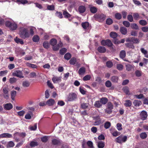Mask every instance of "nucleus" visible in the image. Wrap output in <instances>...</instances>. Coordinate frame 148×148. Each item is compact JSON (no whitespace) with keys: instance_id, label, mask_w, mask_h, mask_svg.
Returning <instances> with one entry per match:
<instances>
[{"instance_id":"obj_55","label":"nucleus","mask_w":148,"mask_h":148,"mask_svg":"<svg viewBox=\"0 0 148 148\" xmlns=\"http://www.w3.org/2000/svg\"><path fill=\"white\" fill-rule=\"evenodd\" d=\"M111 126V123L109 122H106L104 125V127L106 129L108 128Z\"/></svg>"},{"instance_id":"obj_35","label":"nucleus","mask_w":148,"mask_h":148,"mask_svg":"<svg viewBox=\"0 0 148 148\" xmlns=\"http://www.w3.org/2000/svg\"><path fill=\"white\" fill-rule=\"evenodd\" d=\"M15 41L17 43H20L21 45H23L24 43V42L21 39L17 38V37L14 39Z\"/></svg>"},{"instance_id":"obj_56","label":"nucleus","mask_w":148,"mask_h":148,"mask_svg":"<svg viewBox=\"0 0 148 148\" xmlns=\"http://www.w3.org/2000/svg\"><path fill=\"white\" fill-rule=\"evenodd\" d=\"M60 47V46L59 45V44H58L53 46L52 48L53 51H56L59 50Z\"/></svg>"},{"instance_id":"obj_26","label":"nucleus","mask_w":148,"mask_h":148,"mask_svg":"<svg viewBox=\"0 0 148 148\" xmlns=\"http://www.w3.org/2000/svg\"><path fill=\"white\" fill-rule=\"evenodd\" d=\"M100 101L102 105L106 104L108 102L107 98L106 97H102L100 99Z\"/></svg>"},{"instance_id":"obj_51","label":"nucleus","mask_w":148,"mask_h":148,"mask_svg":"<svg viewBox=\"0 0 148 148\" xmlns=\"http://www.w3.org/2000/svg\"><path fill=\"white\" fill-rule=\"evenodd\" d=\"M55 15L56 16L60 18H61L63 17L62 14V13L60 12H56L55 13Z\"/></svg>"},{"instance_id":"obj_52","label":"nucleus","mask_w":148,"mask_h":148,"mask_svg":"<svg viewBox=\"0 0 148 148\" xmlns=\"http://www.w3.org/2000/svg\"><path fill=\"white\" fill-rule=\"evenodd\" d=\"M142 72L141 71L139 70H136L135 72V74L136 76L140 77L142 75Z\"/></svg>"},{"instance_id":"obj_15","label":"nucleus","mask_w":148,"mask_h":148,"mask_svg":"<svg viewBox=\"0 0 148 148\" xmlns=\"http://www.w3.org/2000/svg\"><path fill=\"white\" fill-rule=\"evenodd\" d=\"M122 90L127 95H130V93L129 90V87L127 86L124 87L122 88Z\"/></svg>"},{"instance_id":"obj_32","label":"nucleus","mask_w":148,"mask_h":148,"mask_svg":"<svg viewBox=\"0 0 148 148\" xmlns=\"http://www.w3.org/2000/svg\"><path fill=\"white\" fill-rule=\"evenodd\" d=\"M140 138L142 139H145L147 137V134L145 132H142L140 134Z\"/></svg>"},{"instance_id":"obj_20","label":"nucleus","mask_w":148,"mask_h":148,"mask_svg":"<svg viewBox=\"0 0 148 148\" xmlns=\"http://www.w3.org/2000/svg\"><path fill=\"white\" fill-rule=\"evenodd\" d=\"M82 25L84 29H87L89 27V23L88 22L82 23Z\"/></svg>"},{"instance_id":"obj_38","label":"nucleus","mask_w":148,"mask_h":148,"mask_svg":"<svg viewBox=\"0 0 148 148\" xmlns=\"http://www.w3.org/2000/svg\"><path fill=\"white\" fill-rule=\"evenodd\" d=\"M76 59L75 58H72L69 61L70 64H74L76 62Z\"/></svg>"},{"instance_id":"obj_58","label":"nucleus","mask_w":148,"mask_h":148,"mask_svg":"<svg viewBox=\"0 0 148 148\" xmlns=\"http://www.w3.org/2000/svg\"><path fill=\"white\" fill-rule=\"evenodd\" d=\"M134 39V37H129L127 38L126 39V41L127 42H132L133 43V40Z\"/></svg>"},{"instance_id":"obj_11","label":"nucleus","mask_w":148,"mask_h":148,"mask_svg":"<svg viewBox=\"0 0 148 148\" xmlns=\"http://www.w3.org/2000/svg\"><path fill=\"white\" fill-rule=\"evenodd\" d=\"M33 116V114L31 111H28L25 115V118L27 119H30Z\"/></svg>"},{"instance_id":"obj_41","label":"nucleus","mask_w":148,"mask_h":148,"mask_svg":"<svg viewBox=\"0 0 148 148\" xmlns=\"http://www.w3.org/2000/svg\"><path fill=\"white\" fill-rule=\"evenodd\" d=\"M90 12L93 13H95L97 11V8L93 6L90 8Z\"/></svg>"},{"instance_id":"obj_10","label":"nucleus","mask_w":148,"mask_h":148,"mask_svg":"<svg viewBox=\"0 0 148 148\" xmlns=\"http://www.w3.org/2000/svg\"><path fill=\"white\" fill-rule=\"evenodd\" d=\"M110 130L111 133L113 136L116 137L119 135V133L114 128L111 127Z\"/></svg>"},{"instance_id":"obj_23","label":"nucleus","mask_w":148,"mask_h":148,"mask_svg":"<svg viewBox=\"0 0 148 148\" xmlns=\"http://www.w3.org/2000/svg\"><path fill=\"white\" fill-rule=\"evenodd\" d=\"M30 84L29 82L27 80L23 81L22 83V86L24 88L28 87L29 86Z\"/></svg>"},{"instance_id":"obj_22","label":"nucleus","mask_w":148,"mask_h":148,"mask_svg":"<svg viewBox=\"0 0 148 148\" xmlns=\"http://www.w3.org/2000/svg\"><path fill=\"white\" fill-rule=\"evenodd\" d=\"M132 104V102L130 100H126L125 101L124 105L126 107H130L131 106Z\"/></svg>"},{"instance_id":"obj_1","label":"nucleus","mask_w":148,"mask_h":148,"mask_svg":"<svg viewBox=\"0 0 148 148\" xmlns=\"http://www.w3.org/2000/svg\"><path fill=\"white\" fill-rule=\"evenodd\" d=\"M6 26L8 27L11 30H16L17 27V25L14 22H12L10 21H6L5 23Z\"/></svg>"},{"instance_id":"obj_16","label":"nucleus","mask_w":148,"mask_h":148,"mask_svg":"<svg viewBox=\"0 0 148 148\" xmlns=\"http://www.w3.org/2000/svg\"><path fill=\"white\" fill-rule=\"evenodd\" d=\"M55 103L54 100L53 99H51L48 100L46 102V104L49 106H51L53 105Z\"/></svg>"},{"instance_id":"obj_17","label":"nucleus","mask_w":148,"mask_h":148,"mask_svg":"<svg viewBox=\"0 0 148 148\" xmlns=\"http://www.w3.org/2000/svg\"><path fill=\"white\" fill-rule=\"evenodd\" d=\"M86 71V69L84 67H83L79 69L78 71V73L80 75H84Z\"/></svg>"},{"instance_id":"obj_7","label":"nucleus","mask_w":148,"mask_h":148,"mask_svg":"<svg viewBox=\"0 0 148 148\" xmlns=\"http://www.w3.org/2000/svg\"><path fill=\"white\" fill-rule=\"evenodd\" d=\"M140 116L142 120H145L146 119L147 116V112L144 111H142L140 114Z\"/></svg>"},{"instance_id":"obj_44","label":"nucleus","mask_w":148,"mask_h":148,"mask_svg":"<svg viewBox=\"0 0 148 148\" xmlns=\"http://www.w3.org/2000/svg\"><path fill=\"white\" fill-rule=\"evenodd\" d=\"M118 77L117 76H113L111 77V80L114 82H117L118 80Z\"/></svg>"},{"instance_id":"obj_34","label":"nucleus","mask_w":148,"mask_h":148,"mask_svg":"<svg viewBox=\"0 0 148 148\" xmlns=\"http://www.w3.org/2000/svg\"><path fill=\"white\" fill-rule=\"evenodd\" d=\"M14 145V143L12 141H10L8 142L7 144L6 147H13Z\"/></svg>"},{"instance_id":"obj_29","label":"nucleus","mask_w":148,"mask_h":148,"mask_svg":"<svg viewBox=\"0 0 148 148\" xmlns=\"http://www.w3.org/2000/svg\"><path fill=\"white\" fill-rule=\"evenodd\" d=\"M102 106V105L99 101H96L94 104L95 106L97 108H100Z\"/></svg>"},{"instance_id":"obj_50","label":"nucleus","mask_w":148,"mask_h":148,"mask_svg":"<svg viewBox=\"0 0 148 148\" xmlns=\"http://www.w3.org/2000/svg\"><path fill=\"white\" fill-rule=\"evenodd\" d=\"M71 57V55L69 53H67L64 56V58L67 60H69Z\"/></svg>"},{"instance_id":"obj_57","label":"nucleus","mask_w":148,"mask_h":148,"mask_svg":"<svg viewBox=\"0 0 148 148\" xmlns=\"http://www.w3.org/2000/svg\"><path fill=\"white\" fill-rule=\"evenodd\" d=\"M123 23L124 26L126 27H129L130 25V23L127 21H124L123 22Z\"/></svg>"},{"instance_id":"obj_54","label":"nucleus","mask_w":148,"mask_h":148,"mask_svg":"<svg viewBox=\"0 0 148 148\" xmlns=\"http://www.w3.org/2000/svg\"><path fill=\"white\" fill-rule=\"evenodd\" d=\"M88 106V103H83L81 104V107L84 109H86L87 108Z\"/></svg>"},{"instance_id":"obj_8","label":"nucleus","mask_w":148,"mask_h":148,"mask_svg":"<svg viewBox=\"0 0 148 148\" xmlns=\"http://www.w3.org/2000/svg\"><path fill=\"white\" fill-rule=\"evenodd\" d=\"M12 137V135L8 133H4L0 135V138H10Z\"/></svg>"},{"instance_id":"obj_13","label":"nucleus","mask_w":148,"mask_h":148,"mask_svg":"<svg viewBox=\"0 0 148 148\" xmlns=\"http://www.w3.org/2000/svg\"><path fill=\"white\" fill-rule=\"evenodd\" d=\"M52 80L54 83H57L61 82V78L60 77H54Z\"/></svg>"},{"instance_id":"obj_39","label":"nucleus","mask_w":148,"mask_h":148,"mask_svg":"<svg viewBox=\"0 0 148 148\" xmlns=\"http://www.w3.org/2000/svg\"><path fill=\"white\" fill-rule=\"evenodd\" d=\"M49 137L48 136H44L41 138V140L42 142L45 143L48 141Z\"/></svg>"},{"instance_id":"obj_5","label":"nucleus","mask_w":148,"mask_h":148,"mask_svg":"<svg viewBox=\"0 0 148 148\" xmlns=\"http://www.w3.org/2000/svg\"><path fill=\"white\" fill-rule=\"evenodd\" d=\"M77 98V95L76 94L72 93H70L67 97V101H71L74 100Z\"/></svg>"},{"instance_id":"obj_53","label":"nucleus","mask_w":148,"mask_h":148,"mask_svg":"<svg viewBox=\"0 0 148 148\" xmlns=\"http://www.w3.org/2000/svg\"><path fill=\"white\" fill-rule=\"evenodd\" d=\"M63 15L64 17L66 18H68L71 16V15L67 11H64L63 12Z\"/></svg>"},{"instance_id":"obj_36","label":"nucleus","mask_w":148,"mask_h":148,"mask_svg":"<svg viewBox=\"0 0 148 148\" xmlns=\"http://www.w3.org/2000/svg\"><path fill=\"white\" fill-rule=\"evenodd\" d=\"M17 81V79L14 77L10 78L9 79V82L11 84L15 83Z\"/></svg>"},{"instance_id":"obj_21","label":"nucleus","mask_w":148,"mask_h":148,"mask_svg":"<svg viewBox=\"0 0 148 148\" xmlns=\"http://www.w3.org/2000/svg\"><path fill=\"white\" fill-rule=\"evenodd\" d=\"M97 146L99 148H103L105 146L104 143L102 141H99L97 143Z\"/></svg>"},{"instance_id":"obj_25","label":"nucleus","mask_w":148,"mask_h":148,"mask_svg":"<svg viewBox=\"0 0 148 148\" xmlns=\"http://www.w3.org/2000/svg\"><path fill=\"white\" fill-rule=\"evenodd\" d=\"M121 33L123 34H126L127 33V28L124 27H121Z\"/></svg>"},{"instance_id":"obj_47","label":"nucleus","mask_w":148,"mask_h":148,"mask_svg":"<svg viewBox=\"0 0 148 148\" xmlns=\"http://www.w3.org/2000/svg\"><path fill=\"white\" fill-rule=\"evenodd\" d=\"M43 46L46 49H48L49 47V42L47 41L43 43Z\"/></svg>"},{"instance_id":"obj_61","label":"nucleus","mask_w":148,"mask_h":148,"mask_svg":"<svg viewBox=\"0 0 148 148\" xmlns=\"http://www.w3.org/2000/svg\"><path fill=\"white\" fill-rule=\"evenodd\" d=\"M112 22V20L110 18L107 19L106 21V23L109 25L111 24Z\"/></svg>"},{"instance_id":"obj_24","label":"nucleus","mask_w":148,"mask_h":148,"mask_svg":"<svg viewBox=\"0 0 148 148\" xmlns=\"http://www.w3.org/2000/svg\"><path fill=\"white\" fill-rule=\"evenodd\" d=\"M110 37L114 39H116L118 36L116 32H111L110 33Z\"/></svg>"},{"instance_id":"obj_30","label":"nucleus","mask_w":148,"mask_h":148,"mask_svg":"<svg viewBox=\"0 0 148 148\" xmlns=\"http://www.w3.org/2000/svg\"><path fill=\"white\" fill-rule=\"evenodd\" d=\"M139 24L142 26H145L147 24V21L144 20H141L139 21Z\"/></svg>"},{"instance_id":"obj_12","label":"nucleus","mask_w":148,"mask_h":148,"mask_svg":"<svg viewBox=\"0 0 148 148\" xmlns=\"http://www.w3.org/2000/svg\"><path fill=\"white\" fill-rule=\"evenodd\" d=\"M133 17L135 20H138L140 18H143L140 17L139 14L138 13H133Z\"/></svg>"},{"instance_id":"obj_18","label":"nucleus","mask_w":148,"mask_h":148,"mask_svg":"<svg viewBox=\"0 0 148 148\" xmlns=\"http://www.w3.org/2000/svg\"><path fill=\"white\" fill-rule=\"evenodd\" d=\"M134 105L135 107L139 106L142 104V102L140 100H135L133 102Z\"/></svg>"},{"instance_id":"obj_64","label":"nucleus","mask_w":148,"mask_h":148,"mask_svg":"<svg viewBox=\"0 0 148 148\" xmlns=\"http://www.w3.org/2000/svg\"><path fill=\"white\" fill-rule=\"evenodd\" d=\"M142 30L144 32H148V27L145 26L141 28Z\"/></svg>"},{"instance_id":"obj_48","label":"nucleus","mask_w":148,"mask_h":148,"mask_svg":"<svg viewBox=\"0 0 148 148\" xmlns=\"http://www.w3.org/2000/svg\"><path fill=\"white\" fill-rule=\"evenodd\" d=\"M133 17L132 15L129 14L127 16V20L130 22H132L133 21Z\"/></svg>"},{"instance_id":"obj_4","label":"nucleus","mask_w":148,"mask_h":148,"mask_svg":"<svg viewBox=\"0 0 148 148\" xmlns=\"http://www.w3.org/2000/svg\"><path fill=\"white\" fill-rule=\"evenodd\" d=\"M101 43L102 45L107 46L108 47H111L113 45L111 41L109 39L103 40L101 41Z\"/></svg>"},{"instance_id":"obj_3","label":"nucleus","mask_w":148,"mask_h":148,"mask_svg":"<svg viewBox=\"0 0 148 148\" xmlns=\"http://www.w3.org/2000/svg\"><path fill=\"white\" fill-rule=\"evenodd\" d=\"M12 75L14 76H16L20 78L24 77L22 71L19 70H17L14 71L12 73Z\"/></svg>"},{"instance_id":"obj_31","label":"nucleus","mask_w":148,"mask_h":148,"mask_svg":"<svg viewBox=\"0 0 148 148\" xmlns=\"http://www.w3.org/2000/svg\"><path fill=\"white\" fill-rule=\"evenodd\" d=\"M16 94V92L14 90H12L11 92V99L12 100H14Z\"/></svg>"},{"instance_id":"obj_49","label":"nucleus","mask_w":148,"mask_h":148,"mask_svg":"<svg viewBox=\"0 0 148 148\" xmlns=\"http://www.w3.org/2000/svg\"><path fill=\"white\" fill-rule=\"evenodd\" d=\"M67 51V49L66 48H62L60 50V53L61 55L64 54Z\"/></svg>"},{"instance_id":"obj_59","label":"nucleus","mask_w":148,"mask_h":148,"mask_svg":"<svg viewBox=\"0 0 148 148\" xmlns=\"http://www.w3.org/2000/svg\"><path fill=\"white\" fill-rule=\"evenodd\" d=\"M138 31L135 30H132L131 32V34L132 36H137Z\"/></svg>"},{"instance_id":"obj_19","label":"nucleus","mask_w":148,"mask_h":148,"mask_svg":"<svg viewBox=\"0 0 148 148\" xmlns=\"http://www.w3.org/2000/svg\"><path fill=\"white\" fill-rule=\"evenodd\" d=\"M78 11L80 13H83L86 11V8L83 5H81L78 8Z\"/></svg>"},{"instance_id":"obj_9","label":"nucleus","mask_w":148,"mask_h":148,"mask_svg":"<svg viewBox=\"0 0 148 148\" xmlns=\"http://www.w3.org/2000/svg\"><path fill=\"white\" fill-rule=\"evenodd\" d=\"M3 108L4 109L9 110L12 109L13 108L12 105L10 103H7L3 105Z\"/></svg>"},{"instance_id":"obj_43","label":"nucleus","mask_w":148,"mask_h":148,"mask_svg":"<svg viewBox=\"0 0 148 148\" xmlns=\"http://www.w3.org/2000/svg\"><path fill=\"white\" fill-rule=\"evenodd\" d=\"M26 65L27 66L32 68H36L37 67V66L36 65L28 62L26 63Z\"/></svg>"},{"instance_id":"obj_40","label":"nucleus","mask_w":148,"mask_h":148,"mask_svg":"<svg viewBox=\"0 0 148 148\" xmlns=\"http://www.w3.org/2000/svg\"><path fill=\"white\" fill-rule=\"evenodd\" d=\"M60 143L59 140L57 139H53L52 141V143L54 145H57Z\"/></svg>"},{"instance_id":"obj_14","label":"nucleus","mask_w":148,"mask_h":148,"mask_svg":"<svg viewBox=\"0 0 148 148\" xmlns=\"http://www.w3.org/2000/svg\"><path fill=\"white\" fill-rule=\"evenodd\" d=\"M97 50L100 53H104L106 51V48L103 46L99 47L97 48Z\"/></svg>"},{"instance_id":"obj_28","label":"nucleus","mask_w":148,"mask_h":148,"mask_svg":"<svg viewBox=\"0 0 148 148\" xmlns=\"http://www.w3.org/2000/svg\"><path fill=\"white\" fill-rule=\"evenodd\" d=\"M125 45L127 47L130 48L134 49V46L133 45V43L132 42L126 43L125 44Z\"/></svg>"},{"instance_id":"obj_27","label":"nucleus","mask_w":148,"mask_h":148,"mask_svg":"<svg viewBox=\"0 0 148 148\" xmlns=\"http://www.w3.org/2000/svg\"><path fill=\"white\" fill-rule=\"evenodd\" d=\"M57 43V40L54 38L51 39L50 41V44L52 45L53 47L54 45H56Z\"/></svg>"},{"instance_id":"obj_6","label":"nucleus","mask_w":148,"mask_h":148,"mask_svg":"<svg viewBox=\"0 0 148 148\" xmlns=\"http://www.w3.org/2000/svg\"><path fill=\"white\" fill-rule=\"evenodd\" d=\"M3 96L4 97L7 99L8 98L9 95L8 94V88L7 87H4L3 89Z\"/></svg>"},{"instance_id":"obj_60","label":"nucleus","mask_w":148,"mask_h":148,"mask_svg":"<svg viewBox=\"0 0 148 148\" xmlns=\"http://www.w3.org/2000/svg\"><path fill=\"white\" fill-rule=\"evenodd\" d=\"M126 56V52L124 50L121 51V58H123Z\"/></svg>"},{"instance_id":"obj_2","label":"nucleus","mask_w":148,"mask_h":148,"mask_svg":"<svg viewBox=\"0 0 148 148\" xmlns=\"http://www.w3.org/2000/svg\"><path fill=\"white\" fill-rule=\"evenodd\" d=\"M20 35L23 38H28L30 36L27 30L25 28H22L21 29L20 32Z\"/></svg>"},{"instance_id":"obj_62","label":"nucleus","mask_w":148,"mask_h":148,"mask_svg":"<svg viewBox=\"0 0 148 148\" xmlns=\"http://www.w3.org/2000/svg\"><path fill=\"white\" fill-rule=\"evenodd\" d=\"M25 113V112L23 110H22L17 112L18 115L20 116H23Z\"/></svg>"},{"instance_id":"obj_45","label":"nucleus","mask_w":148,"mask_h":148,"mask_svg":"<svg viewBox=\"0 0 148 148\" xmlns=\"http://www.w3.org/2000/svg\"><path fill=\"white\" fill-rule=\"evenodd\" d=\"M97 17L98 18L104 20L106 16L104 14H101L98 15Z\"/></svg>"},{"instance_id":"obj_33","label":"nucleus","mask_w":148,"mask_h":148,"mask_svg":"<svg viewBox=\"0 0 148 148\" xmlns=\"http://www.w3.org/2000/svg\"><path fill=\"white\" fill-rule=\"evenodd\" d=\"M131 27L132 29H138L139 27L137 24L135 23H132L131 25Z\"/></svg>"},{"instance_id":"obj_63","label":"nucleus","mask_w":148,"mask_h":148,"mask_svg":"<svg viewBox=\"0 0 148 148\" xmlns=\"http://www.w3.org/2000/svg\"><path fill=\"white\" fill-rule=\"evenodd\" d=\"M87 144L88 146L90 148H93V143L91 141H88L87 143Z\"/></svg>"},{"instance_id":"obj_37","label":"nucleus","mask_w":148,"mask_h":148,"mask_svg":"<svg viewBox=\"0 0 148 148\" xmlns=\"http://www.w3.org/2000/svg\"><path fill=\"white\" fill-rule=\"evenodd\" d=\"M40 39L39 36L38 35L34 36L32 38L33 41L35 42H37L39 41Z\"/></svg>"},{"instance_id":"obj_42","label":"nucleus","mask_w":148,"mask_h":148,"mask_svg":"<svg viewBox=\"0 0 148 148\" xmlns=\"http://www.w3.org/2000/svg\"><path fill=\"white\" fill-rule=\"evenodd\" d=\"M106 65L107 66L108 68H111L113 65V64L112 62L111 61H109L106 62Z\"/></svg>"},{"instance_id":"obj_46","label":"nucleus","mask_w":148,"mask_h":148,"mask_svg":"<svg viewBox=\"0 0 148 148\" xmlns=\"http://www.w3.org/2000/svg\"><path fill=\"white\" fill-rule=\"evenodd\" d=\"M36 29V28L34 27H31L29 28V34L33 35L34 33V31Z\"/></svg>"}]
</instances>
